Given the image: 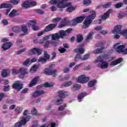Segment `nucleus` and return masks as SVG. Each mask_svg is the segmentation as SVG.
<instances>
[{
    "instance_id": "f257e3e1",
    "label": "nucleus",
    "mask_w": 127,
    "mask_h": 127,
    "mask_svg": "<svg viewBox=\"0 0 127 127\" xmlns=\"http://www.w3.org/2000/svg\"><path fill=\"white\" fill-rule=\"evenodd\" d=\"M92 14L88 16V18L86 20H85L83 22V25H82V28L86 29L90 26V24L92 23L93 19H95L96 17V11H92Z\"/></svg>"
},
{
    "instance_id": "f03ea898",
    "label": "nucleus",
    "mask_w": 127,
    "mask_h": 127,
    "mask_svg": "<svg viewBox=\"0 0 127 127\" xmlns=\"http://www.w3.org/2000/svg\"><path fill=\"white\" fill-rule=\"evenodd\" d=\"M50 3L51 4H57V7L60 8V11H63V8H66L68 6L67 2L64 4V2L61 1V0H51Z\"/></svg>"
},
{
    "instance_id": "7ed1b4c3",
    "label": "nucleus",
    "mask_w": 127,
    "mask_h": 127,
    "mask_svg": "<svg viewBox=\"0 0 127 127\" xmlns=\"http://www.w3.org/2000/svg\"><path fill=\"white\" fill-rule=\"evenodd\" d=\"M30 119L31 117L29 116H27L26 117H22V120L19 122L16 123L14 125V127H21L22 126H25L26 123H27Z\"/></svg>"
},
{
    "instance_id": "20e7f679",
    "label": "nucleus",
    "mask_w": 127,
    "mask_h": 127,
    "mask_svg": "<svg viewBox=\"0 0 127 127\" xmlns=\"http://www.w3.org/2000/svg\"><path fill=\"white\" fill-rule=\"evenodd\" d=\"M30 55H41L42 54V50L40 48H33L31 50L28 51Z\"/></svg>"
},
{
    "instance_id": "39448f33",
    "label": "nucleus",
    "mask_w": 127,
    "mask_h": 127,
    "mask_svg": "<svg viewBox=\"0 0 127 127\" xmlns=\"http://www.w3.org/2000/svg\"><path fill=\"white\" fill-rule=\"evenodd\" d=\"M11 4L7 3H2L0 5V8H7L5 13L6 15H8L9 11L11 10Z\"/></svg>"
},
{
    "instance_id": "423d86ee",
    "label": "nucleus",
    "mask_w": 127,
    "mask_h": 127,
    "mask_svg": "<svg viewBox=\"0 0 127 127\" xmlns=\"http://www.w3.org/2000/svg\"><path fill=\"white\" fill-rule=\"evenodd\" d=\"M57 26V23H52L48 25L44 29V31L45 32H49V31H52L55 27Z\"/></svg>"
},
{
    "instance_id": "0eeeda50",
    "label": "nucleus",
    "mask_w": 127,
    "mask_h": 127,
    "mask_svg": "<svg viewBox=\"0 0 127 127\" xmlns=\"http://www.w3.org/2000/svg\"><path fill=\"white\" fill-rule=\"evenodd\" d=\"M88 81H89V77L86 76L85 74L81 75L78 77V82L81 83V84H85Z\"/></svg>"
},
{
    "instance_id": "6e6552de",
    "label": "nucleus",
    "mask_w": 127,
    "mask_h": 127,
    "mask_svg": "<svg viewBox=\"0 0 127 127\" xmlns=\"http://www.w3.org/2000/svg\"><path fill=\"white\" fill-rule=\"evenodd\" d=\"M58 97L61 99H65V98H67V97L69 96V93L64 90H59L58 91Z\"/></svg>"
},
{
    "instance_id": "1a4fd4ad",
    "label": "nucleus",
    "mask_w": 127,
    "mask_h": 127,
    "mask_svg": "<svg viewBox=\"0 0 127 127\" xmlns=\"http://www.w3.org/2000/svg\"><path fill=\"white\" fill-rule=\"evenodd\" d=\"M66 8L65 9L66 11L67 12H72V11H74V10H76V6H74L72 5V2H66Z\"/></svg>"
},
{
    "instance_id": "9d476101",
    "label": "nucleus",
    "mask_w": 127,
    "mask_h": 127,
    "mask_svg": "<svg viewBox=\"0 0 127 127\" xmlns=\"http://www.w3.org/2000/svg\"><path fill=\"white\" fill-rule=\"evenodd\" d=\"M119 44H120V43L114 45V48H115V50L117 51V53H122L124 49H125V45H121L118 46Z\"/></svg>"
},
{
    "instance_id": "9b49d317",
    "label": "nucleus",
    "mask_w": 127,
    "mask_h": 127,
    "mask_svg": "<svg viewBox=\"0 0 127 127\" xmlns=\"http://www.w3.org/2000/svg\"><path fill=\"white\" fill-rule=\"evenodd\" d=\"M123 26L122 25H117L114 28V30L112 31V33H117L118 34H121L123 31H122V28Z\"/></svg>"
},
{
    "instance_id": "f8f14e48",
    "label": "nucleus",
    "mask_w": 127,
    "mask_h": 127,
    "mask_svg": "<svg viewBox=\"0 0 127 127\" xmlns=\"http://www.w3.org/2000/svg\"><path fill=\"white\" fill-rule=\"evenodd\" d=\"M20 74L19 75V77L21 79L24 78L26 74H28V72H27V69L25 68L24 67H21L20 68Z\"/></svg>"
},
{
    "instance_id": "ddd939ff",
    "label": "nucleus",
    "mask_w": 127,
    "mask_h": 127,
    "mask_svg": "<svg viewBox=\"0 0 127 127\" xmlns=\"http://www.w3.org/2000/svg\"><path fill=\"white\" fill-rule=\"evenodd\" d=\"M23 87V84L19 83H14L12 85L13 89L17 90V91H20Z\"/></svg>"
},
{
    "instance_id": "4468645a",
    "label": "nucleus",
    "mask_w": 127,
    "mask_h": 127,
    "mask_svg": "<svg viewBox=\"0 0 127 127\" xmlns=\"http://www.w3.org/2000/svg\"><path fill=\"white\" fill-rule=\"evenodd\" d=\"M20 14V11L19 10L13 9L9 14V17H14L17 15Z\"/></svg>"
},
{
    "instance_id": "2eb2a0df",
    "label": "nucleus",
    "mask_w": 127,
    "mask_h": 127,
    "mask_svg": "<svg viewBox=\"0 0 127 127\" xmlns=\"http://www.w3.org/2000/svg\"><path fill=\"white\" fill-rule=\"evenodd\" d=\"M30 25H32V28L33 30L36 31L39 30V27L36 25V20H31L29 21Z\"/></svg>"
},
{
    "instance_id": "dca6fc26",
    "label": "nucleus",
    "mask_w": 127,
    "mask_h": 127,
    "mask_svg": "<svg viewBox=\"0 0 127 127\" xmlns=\"http://www.w3.org/2000/svg\"><path fill=\"white\" fill-rule=\"evenodd\" d=\"M112 10L109 9L106 13H105L103 15H101V19L103 20H106V19H108L109 17H110V14L112 12Z\"/></svg>"
},
{
    "instance_id": "f3484780",
    "label": "nucleus",
    "mask_w": 127,
    "mask_h": 127,
    "mask_svg": "<svg viewBox=\"0 0 127 127\" xmlns=\"http://www.w3.org/2000/svg\"><path fill=\"white\" fill-rule=\"evenodd\" d=\"M12 46V43L10 42L5 43L2 44V48L4 51L7 50V49H9Z\"/></svg>"
},
{
    "instance_id": "a211bd4d",
    "label": "nucleus",
    "mask_w": 127,
    "mask_h": 127,
    "mask_svg": "<svg viewBox=\"0 0 127 127\" xmlns=\"http://www.w3.org/2000/svg\"><path fill=\"white\" fill-rule=\"evenodd\" d=\"M39 80V76H35L31 81L29 84V87H33L37 84V82Z\"/></svg>"
},
{
    "instance_id": "6ab92c4d",
    "label": "nucleus",
    "mask_w": 127,
    "mask_h": 127,
    "mask_svg": "<svg viewBox=\"0 0 127 127\" xmlns=\"http://www.w3.org/2000/svg\"><path fill=\"white\" fill-rule=\"evenodd\" d=\"M44 72L46 75H54V76H55L56 73H57V70L56 69L51 70L49 69H46V70Z\"/></svg>"
},
{
    "instance_id": "aec40b11",
    "label": "nucleus",
    "mask_w": 127,
    "mask_h": 127,
    "mask_svg": "<svg viewBox=\"0 0 127 127\" xmlns=\"http://www.w3.org/2000/svg\"><path fill=\"white\" fill-rule=\"evenodd\" d=\"M123 58H120L111 62L110 64V65H112V66H116V65H118V64H120V63H121V62H123Z\"/></svg>"
},
{
    "instance_id": "412c9836",
    "label": "nucleus",
    "mask_w": 127,
    "mask_h": 127,
    "mask_svg": "<svg viewBox=\"0 0 127 127\" xmlns=\"http://www.w3.org/2000/svg\"><path fill=\"white\" fill-rule=\"evenodd\" d=\"M42 94H44V90H37L33 94V98H36V97H38V96H41V95H42Z\"/></svg>"
},
{
    "instance_id": "4be33fe9",
    "label": "nucleus",
    "mask_w": 127,
    "mask_h": 127,
    "mask_svg": "<svg viewBox=\"0 0 127 127\" xmlns=\"http://www.w3.org/2000/svg\"><path fill=\"white\" fill-rule=\"evenodd\" d=\"M98 67L101 68V69H106L109 67V64L106 62H103L100 65V64H98Z\"/></svg>"
},
{
    "instance_id": "5701e85b",
    "label": "nucleus",
    "mask_w": 127,
    "mask_h": 127,
    "mask_svg": "<svg viewBox=\"0 0 127 127\" xmlns=\"http://www.w3.org/2000/svg\"><path fill=\"white\" fill-rule=\"evenodd\" d=\"M21 6L22 7H24V8L26 9L29 8L30 7L29 6V3L28 2V0L24 1L21 3Z\"/></svg>"
},
{
    "instance_id": "b1692460",
    "label": "nucleus",
    "mask_w": 127,
    "mask_h": 127,
    "mask_svg": "<svg viewBox=\"0 0 127 127\" xmlns=\"http://www.w3.org/2000/svg\"><path fill=\"white\" fill-rule=\"evenodd\" d=\"M74 52L75 53H80V54H84V53H85V49L81 48H76L74 49Z\"/></svg>"
},
{
    "instance_id": "393cba45",
    "label": "nucleus",
    "mask_w": 127,
    "mask_h": 127,
    "mask_svg": "<svg viewBox=\"0 0 127 127\" xmlns=\"http://www.w3.org/2000/svg\"><path fill=\"white\" fill-rule=\"evenodd\" d=\"M66 25H67V21L66 18H65L61 21V24L59 26V28H62L64 26H66Z\"/></svg>"
},
{
    "instance_id": "a878e982",
    "label": "nucleus",
    "mask_w": 127,
    "mask_h": 127,
    "mask_svg": "<svg viewBox=\"0 0 127 127\" xmlns=\"http://www.w3.org/2000/svg\"><path fill=\"white\" fill-rule=\"evenodd\" d=\"M59 37L60 38H64L65 36H67L66 33L64 30H61L59 31Z\"/></svg>"
},
{
    "instance_id": "bb28decb",
    "label": "nucleus",
    "mask_w": 127,
    "mask_h": 127,
    "mask_svg": "<svg viewBox=\"0 0 127 127\" xmlns=\"http://www.w3.org/2000/svg\"><path fill=\"white\" fill-rule=\"evenodd\" d=\"M84 39V37H83L82 35L78 34L76 36V41L78 42V43H80L83 41V40Z\"/></svg>"
},
{
    "instance_id": "cd10ccee",
    "label": "nucleus",
    "mask_w": 127,
    "mask_h": 127,
    "mask_svg": "<svg viewBox=\"0 0 127 127\" xmlns=\"http://www.w3.org/2000/svg\"><path fill=\"white\" fill-rule=\"evenodd\" d=\"M31 113L32 115H33V116H41V114L37 112V110H36V108H35V107H34L33 109H32Z\"/></svg>"
},
{
    "instance_id": "c85d7f7f",
    "label": "nucleus",
    "mask_w": 127,
    "mask_h": 127,
    "mask_svg": "<svg viewBox=\"0 0 127 127\" xmlns=\"http://www.w3.org/2000/svg\"><path fill=\"white\" fill-rule=\"evenodd\" d=\"M57 39H60L59 34L56 33L52 35V40H56Z\"/></svg>"
},
{
    "instance_id": "c756f323",
    "label": "nucleus",
    "mask_w": 127,
    "mask_h": 127,
    "mask_svg": "<svg viewBox=\"0 0 127 127\" xmlns=\"http://www.w3.org/2000/svg\"><path fill=\"white\" fill-rule=\"evenodd\" d=\"M104 49H106V48L103 47H101L100 49H97L94 51V54H100V53H102V52H103V50H104Z\"/></svg>"
},
{
    "instance_id": "7c9ffc66",
    "label": "nucleus",
    "mask_w": 127,
    "mask_h": 127,
    "mask_svg": "<svg viewBox=\"0 0 127 127\" xmlns=\"http://www.w3.org/2000/svg\"><path fill=\"white\" fill-rule=\"evenodd\" d=\"M75 19L77 23H81V22H82V21L85 19V16H79L76 17Z\"/></svg>"
},
{
    "instance_id": "2f4dec72",
    "label": "nucleus",
    "mask_w": 127,
    "mask_h": 127,
    "mask_svg": "<svg viewBox=\"0 0 127 127\" xmlns=\"http://www.w3.org/2000/svg\"><path fill=\"white\" fill-rule=\"evenodd\" d=\"M93 35H94V32H90L86 36L85 38L86 40H91L93 38Z\"/></svg>"
},
{
    "instance_id": "473e14b6",
    "label": "nucleus",
    "mask_w": 127,
    "mask_h": 127,
    "mask_svg": "<svg viewBox=\"0 0 127 127\" xmlns=\"http://www.w3.org/2000/svg\"><path fill=\"white\" fill-rule=\"evenodd\" d=\"M29 2V5L30 6H36L37 5V3H36V1L34 0H28Z\"/></svg>"
},
{
    "instance_id": "72a5a7b5",
    "label": "nucleus",
    "mask_w": 127,
    "mask_h": 127,
    "mask_svg": "<svg viewBox=\"0 0 127 127\" xmlns=\"http://www.w3.org/2000/svg\"><path fill=\"white\" fill-rule=\"evenodd\" d=\"M49 38H50L49 36H45L43 38V41L40 42L39 43H40V44H43L45 41H49L48 40H49Z\"/></svg>"
},
{
    "instance_id": "f704fd0d",
    "label": "nucleus",
    "mask_w": 127,
    "mask_h": 127,
    "mask_svg": "<svg viewBox=\"0 0 127 127\" xmlns=\"http://www.w3.org/2000/svg\"><path fill=\"white\" fill-rule=\"evenodd\" d=\"M12 30L16 33L19 32L20 28L18 26H14L12 28Z\"/></svg>"
},
{
    "instance_id": "c9c22d12",
    "label": "nucleus",
    "mask_w": 127,
    "mask_h": 127,
    "mask_svg": "<svg viewBox=\"0 0 127 127\" xmlns=\"http://www.w3.org/2000/svg\"><path fill=\"white\" fill-rule=\"evenodd\" d=\"M85 96H87L86 92H82L78 95V100H81L83 99Z\"/></svg>"
},
{
    "instance_id": "e433bc0d",
    "label": "nucleus",
    "mask_w": 127,
    "mask_h": 127,
    "mask_svg": "<svg viewBox=\"0 0 127 127\" xmlns=\"http://www.w3.org/2000/svg\"><path fill=\"white\" fill-rule=\"evenodd\" d=\"M21 31L24 32V33H27V31H28V29H27V27L24 25H21Z\"/></svg>"
},
{
    "instance_id": "4c0bfd02",
    "label": "nucleus",
    "mask_w": 127,
    "mask_h": 127,
    "mask_svg": "<svg viewBox=\"0 0 127 127\" xmlns=\"http://www.w3.org/2000/svg\"><path fill=\"white\" fill-rule=\"evenodd\" d=\"M97 82L96 80H92L88 82V87H94V86H95V84H96V83Z\"/></svg>"
},
{
    "instance_id": "58836bf2",
    "label": "nucleus",
    "mask_w": 127,
    "mask_h": 127,
    "mask_svg": "<svg viewBox=\"0 0 127 127\" xmlns=\"http://www.w3.org/2000/svg\"><path fill=\"white\" fill-rule=\"evenodd\" d=\"M12 73L13 75H18V74L20 73V68L19 70L16 69H12Z\"/></svg>"
},
{
    "instance_id": "ea45409f",
    "label": "nucleus",
    "mask_w": 127,
    "mask_h": 127,
    "mask_svg": "<svg viewBox=\"0 0 127 127\" xmlns=\"http://www.w3.org/2000/svg\"><path fill=\"white\" fill-rule=\"evenodd\" d=\"M79 60H82V56L80 54H77L74 58V61L77 62Z\"/></svg>"
},
{
    "instance_id": "a19ab883",
    "label": "nucleus",
    "mask_w": 127,
    "mask_h": 127,
    "mask_svg": "<svg viewBox=\"0 0 127 127\" xmlns=\"http://www.w3.org/2000/svg\"><path fill=\"white\" fill-rule=\"evenodd\" d=\"M61 77H62V75L60 76V80L61 81H64V80H65V81L68 80L69 79H70V75H66L64 78H61Z\"/></svg>"
},
{
    "instance_id": "79ce46f5",
    "label": "nucleus",
    "mask_w": 127,
    "mask_h": 127,
    "mask_svg": "<svg viewBox=\"0 0 127 127\" xmlns=\"http://www.w3.org/2000/svg\"><path fill=\"white\" fill-rule=\"evenodd\" d=\"M30 59H27L23 63V65L24 66H28L29 65H30Z\"/></svg>"
},
{
    "instance_id": "37998d69",
    "label": "nucleus",
    "mask_w": 127,
    "mask_h": 127,
    "mask_svg": "<svg viewBox=\"0 0 127 127\" xmlns=\"http://www.w3.org/2000/svg\"><path fill=\"white\" fill-rule=\"evenodd\" d=\"M22 110H23V108L19 106L15 109V112H16L18 114H20L22 112Z\"/></svg>"
},
{
    "instance_id": "c03bdc74",
    "label": "nucleus",
    "mask_w": 127,
    "mask_h": 127,
    "mask_svg": "<svg viewBox=\"0 0 127 127\" xmlns=\"http://www.w3.org/2000/svg\"><path fill=\"white\" fill-rule=\"evenodd\" d=\"M38 61V62H41V63H43L44 64H45L47 62V60H46V59L45 58H40Z\"/></svg>"
},
{
    "instance_id": "a18cd8bd",
    "label": "nucleus",
    "mask_w": 127,
    "mask_h": 127,
    "mask_svg": "<svg viewBox=\"0 0 127 127\" xmlns=\"http://www.w3.org/2000/svg\"><path fill=\"white\" fill-rule=\"evenodd\" d=\"M44 48H49V45L50 44V41H46V42H44Z\"/></svg>"
},
{
    "instance_id": "49530a36",
    "label": "nucleus",
    "mask_w": 127,
    "mask_h": 127,
    "mask_svg": "<svg viewBox=\"0 0 127 127\" xmlns=\"http://www.w3.org/2000/svg\"><path fill=\"white\" fill-rule=\"evenodd\" d=\"M63 103V100L62 99H58L56 102H55V104L57 106H59L61 105Z\"/></svg>"
},
{
    "instance_id": "de8ad7c7",
    "label": "nucleus",
    "mask_w": 127,
    "mask_h": 127,
    "mask_svg": "<svg viewBox=\"0 0 127 127\" xmlns=\"http://www.w3.org/2000/svg\"><path fill=\"white\" fill-rule=\"evenodd\" d=\"M73 88L74 90H75V91H77L81 88V86L79 84H76L73 85Z\"/></svg>"
},
{
    "instance_id": "09e8293b",
    "label": "nucleus",
    "mask_w": 127,
    "mask_h": 127,
    "mask_svg": "<svg viewBox=\"0 0 127 127\" xmlns=\"http://www.w3.org/2000/svg\"><path fill=\"white\" fill-rule=\"evenodd\" d=\"M91 0H84L83 4L85 5H90L91 4Z\"/></svg>"
},
{
    "instance_id": "8fccbe9b",
    "label": "nucleus",
    "mask_w": 127,
    "mask_h": 127,
    "mask_svg": "<svg viewBox=\"0 0 127 127\" xmlns=\"http://www.w3.org/2000/svg\"><path fill=\"white\" fill-rule=\"evenodd\" d=\"M2 77H7V73L6 69H3L1 72Z\"/></svg>"
},
{
    "instance_id": "3c124183",
    "label": "nucleus",
    "mask_w": 127,
    "mask_h": 127,
    "mask_svg": "<svg viewBox=\"0 0 127 127\" xmlns=\"http://www.w3.org/2000/svg\"><path fill=\"white\" fill-rule=\"evenodd\" d=\"M9 88H10L9 85L4 86L3 90L4 92H8V91H9L10 90Z\"/></svg>"
},
{
    "instance_id": "603ef678",
    "label": "nucleus",
    "mask_w": 127,
    "mask_h": 127,
    "mask_svg": "<svg viewBox=\"0 0 127 127\" xmlns=\"http://www.w3.org/2000/svg\"><path fill=\"white\" fill-rule=\"evenodd\" d=\"M44 87L45 88H52V87H53V85L49 84L48 82H46L44 84Z\"/></svg>"
},
{
    "instance_id": "864d4df0",
    "label": "nucleus",
    "mask_w": 127,
    "mask_h": 127,
    "mask_svg": "<svg viewBox=\"0 0 127 127\" xmlns=\"http://www.w3.org/2000/svg\"><path fill=\"white\" fill-rule=\"evenodd\" d=\"M71 85L72 82L71 81L66 82L64 84V87H70Z\"/></svg>"
},
{
    "instance_id": "5fc2aeb1",
    "label": "nucleus",
    "mask_w": 127,
    "mask_h": 127,
    "mask_svg": "<svg viewBox=\"0 0 127 127\" xmlns=\"http://www.w3.org/2000/svg\"><path fill=\"white\" fill-rule=\"evenodd\" d=\"M44 57L46 60H49L50 59V56H49L46 51L44 52Z\"/></svg>"
},
{
    "instance_id": "6e6d98bb",
    "label": "nucleus",
    "mask_w": 127,
    "mask_h": 127,
    "mask_svg": "<svg viewBox=\"0 0 127 127\" xmlns=\"http://www.w3.org/2000/svg\"><path fill=\"white\" fill-rule=\"evenodd\" d=\"M89 57H90V55L89 54L85 55L83 58H82L81 61H84V60H87V59H89Z\"/></svg>"
},
{
    "instance_id": "4d7b16f0",
    "label": "nucleus",
    "mask_w": 127,
    "mask_h": 127,
    "mask_svg": "<svg viewBox=\"0 0 127 127\" xmlns=\"http://www.w3.org/2000/svg\"><path fill=\"white\" fill-rule=\"evenodd\" d=\"M71 31H72V29L71 28H68L64 31V32H65V34H66V36H68L69 34L71 33Z\"/></svg>"
},
{
    "instance_id": "13d9d810",
    "label": "nucleus",
    "mask_w": 127,
    "mask_h": 127,
    "mask_svg": "<svg viewBox=\"0 0 127 127\" xmlns=\"http://www.w3.org/2000/svg\"><path fill=\"white\" fill-rule=\"evenodd\" d=\"M10 2L11 3H13L15 5H16V4H18L19 2V0H11Z\"/></svg>"
},
{
    "instance_id": "bf43d9fd",
    "label": "nucleus",
    "mask_w": 127,
    "mask_h": 127,
    "mask_svg": "<svg viewBox=\"0 0 127 127\" xmlns=\"http://www.w3.org/2000/svg\"><path fill=\"white\" fill-rule=\"evenodd\" d=\"M36 13H39V14H43L44 11L41 9H37L35 10Z\"/></svg>"
},
{
    "instance_id": "052dcab7",
    "label": "nucleus",
    "mask_w": 127,
    "mask_h": 127,
    "mask_svg": "<svg viewBox=\"0 0 127 127\" xmlns=\"http://www.w3.org/2000/svg\"><path fill=\"white\" fill-rule=\"evenodd\" d=\"M65 108H66V104H64V106H60L59 107V111H64L65 109Z\"/></svg>"
},
{
    "instance_id": "680f3d73",
    "label": "nucleus",
    "mask_w": 127,
    "mask_h": 127,
    "mask_svg": "<svg viewBox=\"0 0 127 127\" xmlns=\"http://www.w3.org/2000/svg\"><path fill=\"white\" fill-rule=\"evenodd\" d=\"M47 127H56V123L55 122L51 123Z\"/></svg>"
},
{
    "instance_id": "e2e57ef3",
    "label": "nucleus",
    "mask_w": 127,
    "mask_h": 127,
    "mask_svg": "<svg viewBox=\"0 0 127 127\" xmlns=\"http://www.w3.org/2000/svg\"><path fill=\"white\" fill-rule=\"evenodd\" d=\"M123 4L122 2L118 3L115 5V7L116 8H120V7H122V6H123Z\"/></svg>"
},
{
    "instance_id": "0e129e2a",
    "label": "nucleus",
    "mask_w": 127,
    "mask_h": 127,
    "mask_svg": "<svg viewBox=\"0 0 127 127\" xmlns=\"http://www.w3.org/2000/svg\"><path fill=\"white\" fill-rule=\"evenodd\" d=\"M66 50L64 48L58 49V51H59L60 53H65V52H66Z\"/></svg>"
},
{
    "instance_id": "69168bd1",
    "label": "nucleus",
    "mask_w": 127,
    "mask_h": 127,
    "mask_svg": "<svg viewBox=\"0 0 127 127\" xmlns=\"http://www.w3.org/2000/svg\"><path fill=\"white\" fill-rule=\"evenodd\" d=\"M60 20H61V18L60 17H57L53 19V22H59Z\"/></svg>"
},
{
    "instance_id": "338daca9",
    "label": "nucleus",
    "mask_w": 127,
    "mask_h": 127,
    "mask_svg": "<svg viewBox=\"0 0 127 127\" xmlns=\"http://www.w3.org/2000/svg\"><path fill=\"white\" fill-rule=\"evenodd\" d=\"M63 71L64 73H69V71H70V68H69V67H64Z\"/></svg>"
},
{
    "instance_id": "774afa93",
    "label": "nucleus",
    "mask_w": 127,
    "mask_h": 127,
    "mask_svg": "<svg viewBox=\"0 0 127 127\" xmlns=\"http://www.w3.org/2000/svg\"><path fill=\"white\" fill-rule=\"evenodd\" d=\"M122 35H127V30H123L121 34Z\"/></svg>"
}]
</instances>
